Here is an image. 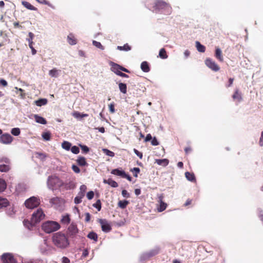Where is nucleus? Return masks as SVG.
Returning <instances> with one entry per match:
<instances>
[{"label": "nucleus", "mask_w": 263, "mask_h": 263, "mask_svg": "<svg viewBox=\"0 0 263 263\" xmlns=\"http://www.w3.org/2000/svg\"><path fill=\"white\" fill-rule=\"evenodd\" d=\"M52 240L55 246L61 249H66L69 246L68 237L61 232L54 233L52 237Z\"/></svg>", "instance_id": "f257e3e1"}, {"label": "nucleus", "mask_w": 263, "mask_h": 263, "mask_svg": "<svg viewBox=\"0 0 263 263\" xmlns=\"http://www.w3.org/2000/svg\"><path fill=\"white\" fill-rule=\"evenodd\" d=\"M60 224L54 221H47L42 223L41 228L46 233H50L60 229Z\"/></svg>", "instance_id": "f03ea898"}, {"label": "nucleus", "mask_w": 263, "mask_h": 263, "mask_svg": "<svg viewBox=\"0 0 263 263\" xmlns=\"http://www.w3.org/2000/svg\"><path fill=\"white\" fill-rule=\"evenodd\" d=\"M153 7L156 12L164 10H167V13H170L172 11V8L170 4L161 0L156 1Z\"/></svg>", "instance_id": "7ed1b4c3"}, {"label": "nucleus", "mask_w": 263, "mask_h": 263, "mask_svg": "<svg viewBox=\"0 0 263 263\" xmlns=\"http://www.w3.org/2000/svg\"><path fill=\"white\" fill-rule=\"evenodd\" d=\"M49 187L53 189L54 187L61 186L63 183L59 178L56 176H49L47 181Z\"/></svg>", "instance_id": "20e7f679"}, {"label": "nucleus", "mask_w": 263, "mask_h": 263, "mask_svg": "<svg viewBox=\"0 0 263 263\" xmlns=\"http://www.w3.org/2000/svg\"><path fill=\"white\" fill-rule=\"evenodd\" d=\"M40 203V199L35 197H31L26 200L25 205L28 209H34Z\"/></svg>", "instance_id": "39448f33"}, {"label": "nucleus", "mask_w": 263, "mask_h": 263, "mask_svg": "<svg viewBox=\"0 0 263 263\" xmlns=\"http://www.w3.org/2000/svg\"><path fill=\"white\" fill-rule=\"evenodd\" d=\"M45 216V214L41 209H37L36 212L32 214L31 217L32 222H33L34 224H36L43 219Z\"/></svg>", "instance_id": "423d86ee"}, {"label": "nucleus", "mask_w": 263, "mask_h": 263, "mask_svg": "<svg viewBox=\"0 0 263 263\" xmlns=\"http://www.w3.org/2000/svg\"><path fill=\"white\" fill-rule=\"evenodd\" d=\"M205 64L207 67L214 71H218L220 69L219 66L212 59L208 58L205 61Z\"/></svg>", "instance_id": "0eeeda50"}, {"label": "nucleus", "mask_w": 263, "mask_h": 263, "mask_svg": "<svg viewBox=\"0 0 263 263\" xmlns=\"http://www.w3.org/2000/svg\"><path fill=\"white\" fill-rule=\"evenodd\" d=\"M13 137L8 133L2 134L0 137V142L4 144H9L13 141Z\"/></svg>", "instance_id": "6e6552de"}, {"label": "nucleus", "mask_w": 263, "mask_h": 263, "mask_svg": "<svg viewBox=\"0 0 263 263\" xmlns=\"http://www.w3.org/2000/svg\"><path fill=\"white\" fill-rule=\"evenodd\" d=\"M101 226L102 230L106 233L111 230V227L106 219H99L98 220Z\"/></svg>", "instance_id": "1a4fd4ad"}, {"label": "nucleus", "mask_w": 263, "mask_h": 263, "mask_svg": "<svg viewBox=\"0 0 263 263\" xmlns=\"http://www.w3.org/2000/svg\"><path fill=\"white\" fill-rule=\"evenodd\" d=\"M2 259L4 263H16L12 254L5 253L2 256Z\"/></svg>", "instance_id": "9d476101"}, {"label": "nucleus", "mask_w": 263, "mask_h": 263, "mask_svg": "<svg viewBox=\"0 0 263 263\" xmlns=\"http://www.w3.org/2000/svg\"><path fill=\"white\" fill-rule=\"evenodd\" d=\"M163 198L164 196L163 194H161L158 196V202L160 203V205L158 208V211L159 212H162L164 211L167 206V204L163 201Z\"/></svg>", "instance_id": "9b49d317"}, {"label": "nucleus", "mask_w": 263, "mask_h": 263, "mask_svg": "<svg viewBox=\"0 0 263 263\" xmlns=\"http://www.w3.org/2000/svg\"><path fill=\"white\" fill-rule=\"evenodd\" d=\"M78 229L76 224L71 223L68 228V231L70 236H74L78 233Z\"/></svg>", "instance_id": "f8f14e48"}, {"label": "nucleus", "mask_w": 263, "mask_h": 263, "mask_svg": "<svg viewBox=\"0 0 263 263\" xmlns=\"http://www.w3.org/2000/svg\"><path fill=\"white\" fill-rule=\"evenodd\" d=\"M232 98L234 101L240 102L242 100V97L241 92L238 89L235 90L234 93L232 95Z\"/></svg>", "instance_id": "ddd939ff"}, {"label": "nucleus", "mask_w": 263, "mask_h": 263, "mask_svg": "<svg viewBox=\"0 0 263 263\" xmlns=\"http://www.w3.org/2000/svg\"><path fill=\"white\" fill-rule=\"evenodd\" d=\"M111 70L118 76V73L121 72V66L119 64L111 62Z\"/></svg>", "instance_id": "4468645a"}, {"label": "nucleus", "mask_w": 263, "mask_h": 263, "mask_svg": "<svg viewBox=\"0 0 263 263\" xmlns=\"http://www.w3.org/2000/svg\"><path fill=\"white\" fill-rule=\"evenodd\" d=\"M215 56L216 58L220 62L223 61V58L221 49L218 47H216Z\"/></svg>", "instance_id": "2eb2a0df"}, {"label": "nucleus", "mask_w": 263, "mask_h": 263, "mask_svg": "<svg viewBox=\"0 0 263 263\" xmlns=\"http://www.w3.org/2000/svg\"><path fill=\"white\" fill-rule=\"evenodd\" d=\"M67 42L71 45H76L77 43V39L72 33H70L67 36Z\"/></svg>", "instance_id": "dca6fc26"}, {"label": "nucleus", "mask_w": 263, "mask_h": 263, "mask_svg": "<svg viewBox=\"0 0 263 263\" xmlns=\"http://www.w3.org/2000/svg\"><path fill=\"white\" fill-rule=\"evenodd\" d=\"M125 173V172L124 171H123L122 170H120L119 168L114 169V170H112L111 171V174H113V175H116V176H120L122 178L123 177Z\"/></svg>", "instance_id": "f3484780"}, {"label": "nucleus", "mask_w": 263, "mask_h": 263, "mask_svg": "<svg viewBox=\"0 0 263 263\" xmlns=\"http://www.w3.org/2000/svg\"><path fill=\"white\" fill-rule=\"evenodd\" d=\"M76 161L78 164L80 166H83L87 165V163L86 162V159L84 157H78Z\"/></svg>", "instance_id": "a211bd4d"}, {"label": "nucleus", "mask_w": 263, "mask_h": 263, "mask_svg": "<svg viewBox=\"0 0 263 263\" xmlns=\"http://www.w3.org/2000/svg\"><path fill=\"white\" fill-rule=\"evenodd\" d=\"M103 183L105 184H108L113 187H117L118 186V183L116 181L112 180L111 179H104Z\"/></svg>", "instance_id": "6ab92c4d"}, {"label": "nucleus", "mask_w": 263, "mask_h": 263, "mask_svg": "<svg viewBox=\"0 0 263 263\" xmlns=\"http://www.w3.org/2000/svg\"><path fill=\"white\" fill-rule=\"evenodd\" d=\"M141 68L144 72H148L150 71V68L148 63L146 61H144L141 64Z\"/></svg>", "instance_id": "aec40b11"}, {"label": "nucleus", "mask_w": 263, "mask_h": 263, "mask_svg": "<svg viewBox=\"0 0 263 263\" xmlns=\"http://www.w3.org/2000/svg\"><path fill=\"white\" fill-rule=\"evenodd\" d=\"M34 117L35 121L37 123H40L42 124H46L47 123L46 120L42 117H41L37 115H35Z\"/></svg>", "instance_id": "412c9836"}, {"label": "nucleus", "mask_w": 263, "mask_h": 263, "mask_svg": "<svg viewBox=\"0 0 263 263\" xmlns=\"http://www.w3.org/2000/svg\"><path fill=\"white\" fill-rule=\"evenodd\" d=\"M155 162L158 165H162L163 166H166L168 165L169 161L167 159H156Z\"/></svg>", "instance_id": "4be33fe9"}, {"label": "nucleus", "mask_w": 263, "mask_h": 263, "mask_svg": "<svg viewBox=\"0 0 263 263\" xmlns=\"http://www.w3.org/2000/svg\"><path fill=\"white\" fill-rule=\"evenodd\" d=\"M185 176L189 181L196 182V178L194 173L187 172L185 173Z\"/></svg>", "instance_id": "5701e85b"}, {"label": "nucleus", "mask_w": 263, "mask_h": 263, "mask_svg": "<svg viewBox=\"0 0 263 263\" xmlns=\"http://www.w3.org/2000/svg\"><path fill=\"white\" fill-rule=\"evenodd\" d=\"M61 222L62 224H68L70 222V218L69 215L66 214L62 216V219H61Z\"/></svg>", "instance_id": "b1692460"}, {"label": "nucleus", "mask_w": 263, "mask_h": 263, "mask_svg": "<svg viewBox=\"0 0 263 263\" xmlns=\"http://www.w3.org/2000/svg\"><path fill=\"white\" fill-rule=\"evenodd\" d=\"M9 205L8 200L6 199L0 197V209L5 208Z\"/></svg>", "instance_id": "393cba45"}, {"label": "nucleus", "mask_w": 263, "mask_h": 263, "mask_svg": "<svg viewBox=\"0 0 263 263\" xmlns=\"http://www.w3.org/2000/svg\"><path fill=\"white\" fill-rule=\"evenodd\" d=\"M22 5L26 7L27 9L31 10H36V8L32 6L30 3L26 1H23L22 2Z\"/></svg>", "instance_id": "a878e982"}, {"label": "nucleus", "mask_w": 263, "mask_h": 263, "mask_svg": "<svg viewBox=\"0 0 263 263\" xmlns=\"http://www.w3.org/2000/svg\"><path fill=\"white\" fill-rule=\"evenodd\" d=\"M119 88L121 92L124 94L127 92V86L126 84L123 83H119Z\"/></svg>", "instance_id": "bb28decb"}, {"label": "nucleus", "mask_w": 263, "mask_h": 263, "mask_svg": "<svg viewBox=\"0 0 263 263\" xmlns=\"http://www.w3.org/2000/svg\"><path fill=\"white\" fill-rule=\"evenodd\" d=\"M23 223L24 226L29 230H31L35 224L32 222V219L31 220V221H29L28 220H24Z\"/></svg>", "instance_id": "cd10ccee"}, {"label": "nucleus", "mask_w": 263, "mask_h": 263, "mask_svg": "<svg viewBox=\"0 0 263 263\" xmlns=\"http://www.w3.org/2000/svg\"><path fill=\"white\" fill-rule=\"evenodd\" d=\"M72 116L76 118H82L88 117V115L87 114H81L79 111H74L72 113Z\"/></svg>", "instance_id": "c85d7f7f"}, {"label": "nucleus", "mask_w": 263, "mask_h": 263, "mask_svg": "<svg viewBox=\"0 0 263 263\" xmlns=\"http://www.w3.org/2000/svg\"><path fill=\"white\" fill-rule=\"evenodd\" d=\"M159 56L162 59H165L167 58L168 55L166 53V51L164 48H161L159 53Z\"/></svg>", "instance_id": "c756f323"}, {"label": "nucleus", "mask_w": 263, "mask_h": 263, "mask_svg": "<svg viewBox=\"0 0 263 263\" xmlns=\"http://www.w3.org/2000/svg\"><path fill=\"white\" fill-rule=\"evenodd\" d=\"M35 103L37 106H41L42 105H45L47 103V100L46 99H40L36 100Z\"/></svg>", "instance_id": "7c9ffc66"}, {"label": "nucleus", "mask_w": 263, "mask_h": 263, "mask_svg": "<svg viewBox=\"0 0 263 263\" xmlns=\"http://www.w3.org/2000/svg\"><path fill=\"white\" fill-rule=\"evenodd\" d=\"M196 48L197 50L200 52H204L205 51V47L204 46L201 45L199 42H196Z\"/></svg>", "instance_id": "2f4dec72"}, {"label": "nucleus", "mask_w": 263, "mask_h": 263, "mask_svg": "<svg viewBox=\"0 0 263 263\" xmlns=\"http://www.w3.org/2000/svg\"><path fill=\"white\" fill-rule=\"evenodd\" d=\"M87 237L90 239L93 240L95 242L98 241V235L96 233L93 232H90L87 235Z\"/></svg>", "instance_id": "473e14b6"}, {"label": "nucleus", "mask_w": 263, "mask_h": 263, "mask_svg": "<svg viewBox=\"0 0 263 263\" xmlns=\"http://www.w3.org/2000/svg\"><path fill=\"white\" fill-rule=\"evenodd\" d=\"M129 203V202L127 200H120L118 202V206L121 208V209H125L128 204Z\"/></svg>", "instance_id": "72a5a7b5"}, {"label": "nucleus", "mask_w": 263, "mask_h": 263, "mask_svg": "<svg viewBox=\"0 0 263 263\" xmlns=\"http://www.w3.org/2000/svg\"><path fill=\"white\" fill-rule=\"evenodd\" d=\"M117 49L120 50L129 51L131 49V47L128 44H125L123 46H118Z\"/></svg>", "instance_id": "f704fd0d"}, {"label": "nucleus", "mask_w": 263, "mask_h": 263, "mask_svg": "<svg viewBox=\"0 0 263 263\" xmlns=\"http://www.w3.org/2000/svg\"><path fill=\"white\" fill-rule=\"evenodd\" d=\"M58 71L59 70H57V69L55 68H53L52 69L50 70L49 71V74L51 77H57L59 75V73H58Z\"/></svg>", "instance_id": "c9c22d12"}, {"label": "nucleus", "mask_w": 263, "mask_h": 263, "mask_svg": "<svg viewBox=\"0 0 263 263\" xmlns=\"http://www.w3.org/2000/svg\"><path fill=\"white\" fill-rule=\"evenodd\" d=\"M71 144L68 141H64L62 144V147L63 148L69 151L71 147Z\"/></svg>", "instance_id": "e433bc0d"}, {"label": "nucleus", "mask_w": 263, "mask_h": 263, "mask_svg": "<svg viewBox=\"0 0 263 263\" xmlns=\"http://www.w3.org/2000/svg\"><path fill=\"white\" fill-rule=\"evenodd\" d=\"M7 187L5 181L2 179H0V192L4 191Z\"/></svg>", "instance_id": "4c0bfd02"}, {"label": "nucleus", "mask_w": 263, "mask_h": 263, "mask_svg": "<svg viewBox=\"0 0 263 263\" xmlns=\"http://www.w3.org/2000/svg\"><path fill=\"white\" fill-rule=\"evenodd\" d=\"M10 170V167L8 165L0 164V171L2 172H7Z\"/></svg>", "instance_id": "58836bf2"}, {"label": "nucleus", "mask_w": 263, "mask_h": 263, "mask_svg": "<svg viewBox=\"0 0 263 263\" xmlns=\"http://www.w3.org/2000/svg\"><path fill=\"white\" fill-rule=\"evenodd\" d=\"M86 190L87 186L85 185H82L80 187V192H79V194L84 196Z\"/></svg>", "instance_id": "ea45409f"}, {"label": "nucleus", "mask_w": 263, "mask_h": 263, "mask_svg": "<svg viewBox=\"0 0 263 263\" xmlns=\"http://www.w3.org/2000/svg\"><path fill=\"white\" fill-rule=\"evenodd\" d=\"M42 136L43 138L46 141H49L51 139V134L49 132L43 133Z\"/></svg>", "instance_id": "a19ab883"}, {"label": "nucleus", "mask_w": 263, "mask_h": 263, "mask_svg": "<svg viewBox=\"0 0 263 263\" xmlns=\"http://www.w3.org/2000/svg\"><path fill=\"white\" fill-rule=\"evenodd\" d=\"M92 44L93 46H95L97 48H99L102 50L104 49V46H102V45L101 44L100 42H99L96 41H93Z\"/></svg>", "instance_id": "79ce46f5"}, {"label": "nucleus", "mask_w": 263, "mask_h": 263, "mask_svg": "<svg viewBox=\"0 0 263 263\" xmlns=\"http://www.w3.org/2000/svg\"><path fill=\"white\" fill-rule=\"evenodd\" d=\"M61 199L59 197H53L50 200V203L52 204H58L60 202Z\"/></svg>", "instance_id": "37998d69"}, {"label": "nucleus", "mask_w": 263, "mask_h": 263, "mask_svg": "<svg viewBox=\"0 0 263 263\" xmlns=\"http://www.w3.org/2000/svg\"><path fill=\"white\" fill-rule=\"evenodd\" d=\"M92 206L97 209L98 211H100L101 209V201L99 199H98L96 203L93 204Z\"/></svg>", "instance_id": "c03bdc74"}, {"label": "nucleus", "mask_w": 263, "mask_h": 263, "mask_svg": "<svg viewBox=\"0 0 263 263\" xmlns=\"http://www.w3.org/2000/svg\"><path fill=\"white\" fill-rule=\"evenodd\" d=\"M16 190L18 193L25 191V187L23 184H18L16 187Z\"/></svg>", "instance_id": "a18cd8bd"}, {"label": "nucleus", "mask_w": 263, "mask_h": 263, "mask_svg": "<svg viewBox=\"0 0 263 263\" xmlns=\"http://www.w3.org/2000/svg\"><path fill=\"white\" fill-rule=\"evenodd\" d=\"M84 196H83V195H81L80 194H78V196H76L74 198V203L76 204H79L80 203H81L82 202V199L84 197Z\"/></svg>", "instance_id": "49530a36"}, {"label": "nucleus", "mask_w": 263, "mask_h": 263, "mask_svg": "<svg viewBox=\"0 0 263 263\" xmlns=\"http://www.w3.org/2000/svg\"><path fill=\"white\" fill-rule=\"evenodd\" d=\"M130 171L133 173V175L135 177H138V174L140 173V170L138 167H134L130 170Z\"/></svg>", "instance_id": "de8ad7c7"}, {"label": "nucleus", "mask_w": 263, "mask_h": 263, "mask_svg": "<svg viewBox=\"0 0 263 263\" xmlns=\"http://www.w3.org/2000/svg\"><path fill=\"white\" fill-rule=\"evenodd\" d=\"M11 133L13 135L17 136L20 134V129L18 128H13L11 129Z\"/></svg>", "instance_id": "09e8293b"}, {"label": "nucleus", "mask_w": 263, "mask_h": 263, "mask_svg": "<svg viewBox=\"0 0 263 263\" xmlns=\"http://www.w3.org/2000/svg\"><path fill=\"white\" fill-rule=\"evenodd\" d=\"M71 151L74 154H78L80 152V149L78 146H73L71 148Z\"/></svg>", "instance_id": "8fccbe9b"}, {"label": "nucleus", "mask_w": 263, "mask_h": 263, "mask_svg": "<svg viewBox=\"0 0 263 263\" xmlns=\"http://www.w3.org/2000/svg\"><path fill=\"white\" fill-rule=\"evenodd\" d=\"M15 89L17 90L18 91H19L20 92V95L21 98H22V99L25 98L26 94L24 92V90L23 89L18 88L17 87H15Z\"/></svg>", "instance_id": "3c124183"}, {"label": "nucleus", "mask_w": 263, "mask_h": 263, "mask_svg": "<svg viewBox=\"0 0 263 263\" xmlns=\"http://www.w3.org/2000/svg\"><path fill=\"white\" fill-rule=\"evenodd\" d=\"M108 107L110 113L114 114L115 112V103L114 102L109 104Z\"/></svg>", "instance_id": "603ef678"}, {"label": "nucleus", "mask_w": 263, "mask_h": 263, "mask_svg": "<svg viewBox=\"0 0 263 263\" xmlns=\"http://www.w3.org/2000/svg\"><path fill=\"white\" fill-rule=\"evenodd\" d=\"M80 146L82 149V151L84 153H87L89 152V148L87 146L82 145H80Z\"/></svg>", "instance_id": "864d4df0"}, {"label": "nucleus", "mask_w": 263, "mask_h": 263, "mask_svg": "<svg viewBox=\"0 0 263 263\" xmlns=\"http://www.w3.org/2000/svg\"><path fill=\"white\" fill-rule=\"evenodd\" d=\"M94 193L93 191H91L87 193V197L89 200H91L93 198Z\"/></svg>", "instance_id": "5fc2aeb1"}, {"label": "nucleus", "mask_w": 263, "mask_h": 263, "mask_svg": "<svg viewBox=\"0 0 263 263\" xmlns=\"http://www.w3.org/2000/svg\"><path fill=\"white\" fill-rule=\"evenodd\" d=\"M134 152L135 153V154L139 157L140 159H142L143 157V154L141 152H140L136 148L134 149Z\"/></svg>", "instance_id": "6e6d98bb"}, {"label": "nucleus", "mask_w": 263, "mask_h": 263, "mask_svg": "<svg viewBox=\"0 0 263 263\" xmlns=\"http://www.w3.org/2000/svg\"><path fill=\"white\" fill-rule=\"evenodd\" d=\"M72 170L76 173H79L80 172V169L76 165H73L72 166Z\"/></svg>", "instance_id": "4d7b16f0"}, {"label": "nucleus", "mask_w": 263, "mask_h": 263, "mask_svg": "<svg viewBox=\"0 0 263 263\" xmlns=\"http://www.w3.org/2000/svg\"><path fill=\"white\" fill-rule=\"evenodd\" d=\"M151 144L152 145H154V146H157L159 144V143L156 137H154L152 139Z\"/></svg>", "instance_id": "13d9d810"}, {"label": "nucleus", "mask_w": 263, "mask_h": 263, "mask_svg": "<svg viewBox=\"0 0 263 263\" xmlns=\"http://www.w3.org/2000/svg\"><path fill=\"white\" fill-rule=\"evenodd\" d=\"M122 195L123 197H126V198H129L130 197L129 194L125 190H122Z\"/></svg>", "instance_id": "bf43d9fd"}, {"label": "nucleus", "mask_w": 263, "mask_h": 263, "mask_svg": "<svg viewBox=\"0 0 263 263\" xmlns=\"http://www.w3.org/2000/svg\"><path fill=\"white\" fill-rule=\"evenodd\" d=\"M28 36L29 37L27 39L28 42L32 41L34 36V34L30 32L28 33Z\"/></svg>", "instance_id": "052dcab7"}, {"label": "nucleus", "mask_w": 263, "mask_h": 263, "mask_svg": "<svg viewBox=\"0 0 263 263\" xmlns=\"http://www.w3.org/2000/svg\"><path fill=\"white\" fill-rule=\"evenodd\" d=\"M259 144L260 146H263V131L261 132V136L259 139Z\"/></svg>", "instance_id": "680f3d73"}, {"label": "nucleus", "mask_w": 263, "mask_h": 263, "mask_svg": "<svg viewBox=\"0 0 263 263\" xmlns=\"http://www.w3.org/2000/svg\"><path fill=\"white\" fill-rule=\"evenodd\" d=\"M90 215L89 213H85V221L88 222L90 221Z\"/></svg>", "instance_id": "e2e57ef3"}, {"label": "nucleus", "mask_w": 263, "mask_h": 263, "mask_svg": "<svg viewBox=\"0 0 263 263\" xmlns=\"http://www.w3.org/2000/svg\"><path fill=\"white\" fill-rule=\"evenodd\" d=\"M234 81V78H230L229 79V84L226 85L227 87H229L232 86Z\"/></svg>", "instance_id": "0e129e2a"}, {"label": "nucleus", "mask_w": 263, "mask_h": 263, "mask_svg": "<svg viewBox=\"0 0 263 263\" xmlns=\"http://www.w3.org/2000/svg\"><path fill=\"white\" fill-rule=\"evenodd\" d=\"M152 139V137L151 135L150 134H148L146 135V136L145 137V141L148 142Z\"/></svg>", "instance_id": "69168bd1"}, {"label": "nucleus", "mask_w": 263, "mask_h": 263, "mask_svg": "<svg viewBox=\"0 0 263 263\" xmlns=\"http://www.w3.org/2000/svg\"><path fill=\"white\" fill-rule=\"evenodd\" d=\"M62 263H70V260L66 257L62 258Z\"/></svg>", "instance_id": "338daca9"}, {"label": "nucleus", "mask_w": 263, "mask_h": 263, "mask_svg": "<svg viewBox=\"0 0 263 263\" xmlns=\"http://www.w3.org/2000/svg\"><path fill=\"white\" fill-rule=\"evenodd\" d=\"M106 151H107V153H106V154L110 156V157H114V155H115V154L114 152L110 151H109L108 149H105Z\"/></svg>", "instance_id": "774afa93"}]
</instances>
